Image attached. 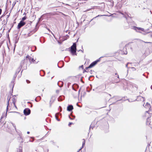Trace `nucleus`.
Returning <instances> with one entry per match:
<instances>
[{
	"instance_id": "nucleus-1",
	"label": "nucleus",
	"mask_w": 152,
	"mask_h": 152,
	"mask_svg": "<svg viewBox=\"0 0 152 152\" xmlns=\"http://www.w3.org/2000/svg\"><path fill=\"white\" fill-rule=\"evenodd\" d=\"M76 44L75 43H73V45L71 46L70 51L72 55H77L76 52Z\"/></svg>"
},
{
	"instance_id": "nucleus-2",
	"label": "nucleus",
	"mask_w": 152,
	"mask_h": 152,
	"mask_svg": "<svg viewBox=\"0 0 152 152\" xmlns=\"http://www.w3.org/2000/svg\"><path fill=\"white\" fill-rule=\"evenodd\" d=\"M26 58H27L30 62V63L32 64H37L38 61L36 60V58H34L33 57H32L31 56H29L28 55H27L26 56Z\"/></svg>"
},
{
	"instance_id": "nucleus-3",
	"label": "nucleus",
	"mask_w": 152,
	"mask_h": 152,
	"mask_svg": "<svg viewBox=\"0 0 152 152\" xmlns=\"http://www.w3.org/2000/svg\"><path fill=\"white\" fill-rule=\"evenodd\" d=\"M138 89V86L136 84H132L129 87V89L132 92L137 91Z\"/></svg>"
},
{
	"instance_id": "nucleus-4",
	"label": "nucleus",
	"mask_w": 152,
	"mask_h": 152,
	"mask_svg": "<svg viewBox=\"0 0 152 152\" xmlns=\"http://www.w3.org/2000/svg\"><path fill=\"white\" fill-rule=\"evenodd\" d=\"M132 28L134 30H135L136 32H138L142 33L140 31H142L143 32H145V30L143 28L136 27L135 26H133Z\"/></svg>"
},
{
	"instance_id": "nucleus-5",
	"label": "nucleus",
	"mask_w": 152,
	"mask_h": 152,
	"mask_svg": "<svg viewBox=\"0 0 152 152\" xmlns=\"http://www.w3.org/2000/svg\"><path fill=\"white\" fill-rule=\"evenodd\" d=\"M115 75H116V77L117 78H116L115 79H113L112 80V83H118L119 82H120V78L119 77V76L118 74L117 73H115Z\"/></svg>"
},
{
	"instance_id": "nucleus-6",
	"label": "nucleus",
	"mask_w": 152,
	"mask_h": 152,
	"mask_svg": "<svg viewBox=\"0 0 152 152\" xmlns=\"http://www.w3.org/2000/svg\"><path fill=\"white\" fill-rule=\"evenodd\" d=\"M99 61V60H96L95 61L92 63L88 67H86V69L87 70L89 68H91L94 66L97 63V62Z\"/></svg>"
},
{
	"instance_id": "nucleus-7",
	"label": "nucleus",
	"mask_w": 152,
	"mask_h": 152,
	"mask_svg": "<svg viewBox=\"0 0 152 152\" xmlns=\"http://www.w3.org/2000/svg\"><path fill=\"white\" fill-rule=\"evenodd\" d=\"M24 114L26 115H27L30 114L31 113L30 109L28 108H25L23 111Z\"/></svg>"
},
{
	"instance_id": "nucleus-8",
	"label": "nucleus",
	"mask_w": 152,
	"mask_h": 152,
	"mask_svg": "<svg viewBox=\"0 0 152 152\" xmlns=\"http://www.w3.org/2000/svg\"><path fill=\"white\" fill-rule=\"evenodd\" d=\"M142 117L144 118H150L151 117V115H150L148 111H146L142 115Z\"/></svg>"
},
{
	"instance_id": "nucleus-9",
	"label": "nucleus",
	"mask_w": 152,
	"mask_h": 152,
	"mask_svg": "<svg viewBox=\"0 0 152 152\" xmlns=\"http://www.w3.org/2000/svg\"><path fill=\"white\" fill-rule=\"evenodd\" d=\"M25 24L26 23L25 22L21 20L18 24V28L20 29L21 27L24 26Z\"/></svg>"
},
{
	"instance_id": "nucleus-10",
	"label": "nucleus",
	"mask_w": 152,
	"mask_h": 152,
	"mask_svg": "<svg viewBox=\"0 0 152 152\" xmlns=\"http://www.w3.org/2000/svg\"><path fill=\"white\" fill-rule=\"evenodd\" d=\"M146 124L147 125H148L150 127L152 128L151 125H152V123H151L150 118H147Z\"/></svg>"
},
{
	"instance_id": "nucleus-11",
	"label": "nucleus",
	"mask_w": 152,
	"mask_h": 152,
	"mask_svg": "<svg viewBox=\"0 0 152 152\" xmlns=\"http://www.w3.org/2000/svg\"><path fill=\"white\" fill-rule=\"evenodd\" d=\"M73 109V106L72 105H69L67 107V110L68 111H70Z\"/></svg>"
},
{
	"instance_id": "nucleus-12",
	"label": "nucleus",
	"mask_w": 152,
	"mask_h": 152,
	"mask_svg": "<svg viewBox=\"0 0 152 152\" xmlns=\"http://www.w3.org/2000/svg\"><path fill=\"white\" fill-rule=\"evenodd\" d=\"M145 107L146 108L149 109L151 107L150 104L148 103H147L145 105Z\"/></svg>"
},
{
	"instance_id": "nucleus-13",
	"label": "nucleus",
	"mask_w": 152,
	"mask_h": 152,
	"mask_svg": "<svg viewBox=\"0 0 152 152\" xmlns=\"http://www.w3.org/2000/svg\"><path fill=\"white\" fill-rule=\"evenodd\" d=\"M128 45H125V47H124V49L125 50V51H124V53H123V54H127V49H126V47H127V46Z\"/></svg>"
},
{
	"instance_id": "nucleus-14",
	"label": "nucleus",
	"mask_w": 152,
	"mask_h": 152,
	"mask_svg": "<svg viewBox=\"0 0 152 152\" xmlns=\"http://www.w3.org/2000/svg\"><path fill=\"white\" fill-rule=\"evenodd\" d=\"M148 112L149 115H151H151H152V107L149 109L148 110Z\"/></svg>"
},
{
	"instance_id": "nucleus-15",
	"label": "nucleus",
	"mask_w": 152,
	"mask_h": 152,
	"mask_svg": "<svg viewBox=\"0 0 152 152\" xmlns=\"http://www.w3.org/2000/svg\"><path fill=\"white\" fill-rule=\"evenodd\" d=\"M82 140H83L82 146V147L80 148V150L81 149H82V148H83L84 145H85V140L84 139H83Z\"/></svg>"
},
{
	"instance_id": "nucleus-16",
	"label": "nucleus",
	"mask_w": 152,
	"mask_h": 152,
	"mask_svg": "<svg viewBox=\"0 0 152 152\" xmlns=\"http://www.w3.org/2000/svg\"><path fill=\"white\" fill-rule=\"evenodd\" d=\"M88 69L87 70L86 69V68L85 69H84L83 71V73H84L85 72H88Z\"/></svg>"
},
{
	"instance_id": "nucleus-17",
	"label": "nucleus",
	"mask_w": 152,
	"mask_h": 152,
	"mask_svg": "<svg viewBox=\"0 0 152 152\" xmlns=\"http://www.w3.org/2000/svg\"><path fill=\"white\" fill-rule=\"evenodd\" d=\"M7 100H8V102H7L8 105H7V110L8 109V106H9V102L10 101V99H8V98L7 99Z\"/></svg>"
},
{
	"instance_id": "nucleus-18",
	"label": "nucleus",
	"mask_w": 152,
	"mask_h": 152,
	"mask_svg": "<svg viewBox=\"0 0 152 152\" xmlns=\"http://www.w3.org/2000/svg\"><path fill=\"white\" fill-rule=\"evenodd\" d=\"M7 115V113L5 114H3L2 116H1V119H2L3 117H4L5 116H6Z\"/></svg>"
},
{
	"instance_id": "nucleus-19",
	"label": "nucleus",
	"mask_w": 152,
	"mask_h": 152,
	"mask_svg": "<svg viewBox=\"0 0 152 152\" xmlns=\"http://www.w3.org/2000/svg\"><path fill=\"white\" fill-rule=\"evenodd\" d=\"M26 16H25L22 18V20H24L26 19Z\"/></svg>"
},
{
	"instance_id": "nucleus-20",
	"label": "nucleus",
	"mask_w": 152,
	"mask_h": 152,
	"mask_svg": "<svg viewBox=\"0 0 152 152\" xmlns=\"http://www.w3.org/2000/svg\"><path fill=\"white\" fill-rule=\"evenodd\" d=\"M23 152V150H22V148H21V149H20L18 151V152Z\"/></svg>"
},
{
	"instance_id": "nucleus-21",
	"label": "nucleus",
	"mask_w": 152,
	"mask_h": 152,
	"mask_svg": "<svg viewBox=\"0 0 152 152\" xmlns=\"http://www.w3.org/2000/svg\"><path fill=\"white\" fill-rule=\"evenodd\" d=\"M106 96H108L109 95H110V94H108L107 93H104Z\"/></svg>"
},
{
	"instance_id": "nucleus-22",
	"label": "nucleus",
	"mask_w": 152,
	"mask_h": 152,
	"mask_svg": "<svg viewBox=\"0 0 152 152\" xmlns=\"http://www.w3.org/2000/svg\"><path fill=\"white\" fill-rule=\"evenodd\" d=\"M72 122H69V124L68 125L69 126H70L71 125H72Z\"/></svg>"
},
{
	"instance_id": "nucleus-23",
	"label": "nucleus",
	"mask_w": 152,
	"mask_h": 152,
	"mask_svg": "<svg viewBox=\"0 0 152 152\" xmlns=\"http://www.w3.org/2000/svg\"><path fill=\"white\" fill-rule=\"evenodd\" d=\"M80 68H81L82 69H84V67L83 65H81L80 66Z\"/></svg>"
},
{
	"instance_id": "nucleus-24",
	"label": "nucleus",
	"mask_w": 152,
	"mask_h": 152,
	"mask_svg": "<svg viewBox=\"0 0 152 152\" xmlns=\"http://www.w3.org/2000/svg\"><path fill=\"white\" fill-rule=\"evenodd\" d=\"M15 99H14V101H13V104H14V105H15Z\"/></svg>"
},
{
	"instance_id": "nucleus-25",
	"label": "nucleus",
	"mask_w": 152,
	"mask_h": 152,
	"mask_svg": "<svg viewBox=\"0 0 152 152\" xmlns=\"http://www.w3.org/2000/svg\"><path fill=\"white\" fill-rule=\"evenodd\" d=\"M7 36H8V38L9 42H10V38L9 37V34H8Z\"/></svg>"
},
{
	"instance_id": "nucleus-26",
	"label": "nucleus",
	"mask_w": 152,
	"mask_h": 152,
	"mask_svg": "<svg viewBox=\"0 0 152 152\" xmlns=\"http://www.w3.org/2000/svg\"><path fill=\"white\" fill-rule=\"evenodd\" d=\"M2 10L1 9H0V15L1 14V12Z\"/></svg>"
},
{
	"instance_id": "nucleus-27",
	"label": "nucleus",
	"mask_w": 152,
	"mask_h": 152,
	"mask_svg": "<svg viewBox=\"0 0 152 152\" xmlns=\"http://www.w3.org/2000/svg\"><path fill=\"white\" fill-rule=\"evenodd\" d=\"M143 42L145 43H149V42H144V41H143Z\"/></svg>"
},
{
	"instance_id": "nucleus-28",
	"label": "nucleus",
	"mask_w": 152,
	"mask_h": 152,
	"mask_svg": "<svg viewBox=\"0 0 152 152\" xmlns=\"http://www.w3.org/2000/svg\"><path fill=\"white\" fill-rule=\"evenodd\" d=\"M27 83H30V82H29V81H28V80L27 81Z\"/></svg>"
},
{
	"instance_id": "nucleus-29",
	"label": "nucleus",
	"mask_w": 152,
	"mask_h": 152,
	"mask_svg": "<svg viewBox=\"0 0 152 152\" xmlns=\"http://www.w3.org/2000/svg\"><path fill=\"white\" fill-rule=\"evenodd\" d=\"M27 83H30V82H29V81H28V80L27 81Z\"/></svg>"
},
{
	"instance_id": "nucleus-30",
	"label": "nucleus",
	"mask_w": 152,
	"mask_h": 152,
	"mask_svg": "<svg viewBox=\"0 0 152 152\" xmlns=\"http://www.w3.org/2000/svg\"><path fill=\"white\" fill-rule=\"evenodd\" d=\"M27 133L28 134H29L30 133V132H27Z\"/></svg>"
},
{
	"instance_id": "nucleus-31",
	"label": "nucleus",
	"mask_w": 152,
	"mask_h": 152,
	"mask_svg": "<svg viewBox=\"0 0 152 152\" xmlns=\"http://www.w3.org/2000/svg\"><path fill=\"white\" fill-rule=\"evenodd\" d=\"M8 32H10V30H8Z\"/></svg>"
},
{
	"instance_id": "nucleus-32",
	"label": "nucleus",
	"mask_w": 152,
	"mask_h": 152,
	"mask_svg": "<svg viewBox=\"0 0 152 152\" xmlns=\"http://www.w3.org/2000/svg\"><path fill=\"white\" fill-rule=\"evenodd\" d=\"M99 16V15H98V16H97L96 17H97L98 16Z\"/></svg>"
},
{
	"instance_id": "nucleus-33",
	"label": "nucleus",
	"mask_w": 152,
	"mask_h": 152,
	"mask_svg": "<svg viewBox=\"0 0 152 152\" xmlns=\"http://www.w3.org/2000/svg\"><path fill=\"white\" fill-rule=\"evenodd\" d=\"M7 47H8V48H9V46H7Z\"/></svg>"
},
{
	"instance_id": "nucleus-34",
	"label": "nucleus",
	"mask_w": 152,
	"mask_h": 152,
	"mask_svg": "<svg viewBox=\"0 0 152 152\" xmlns=\"http://www.w3.org/2000/svg\"><path fill=\"white\" fill-rule=\"evenodd\" d=\"M7 152H8V150H7Z\"/></svg>"
}]
</instances>
